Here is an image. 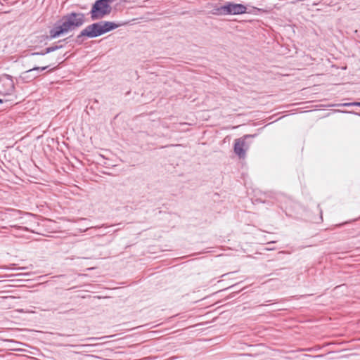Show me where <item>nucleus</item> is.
Masks as SVG:
<instances>
[{"label":"nucleus","mask_w":360,"mask_h":360,"mask_svg":"<svg viewBox=\"0 0 360 360\" xmlns=\"http://www.w3.org/2000/svg\"><path fill=\"white\" fill-rule=\"evenodd\" d=\"M85 15L83 13L70 12L63 15L52 29L49 30V39H53L60 35L73 31L82 27L85 22Z\"/></svg>","instance_id":"obj_1"},{"label":"nucleus","mask_w":360,"mask_h":360,"mask_svg":"<svg viewBox=\"0 0 360 360\" xmlns=\"http://www.w3.org/2000/svg\"><path fill=\"white\" fill-rule=\"evenodd\" d=\"M104 34L103 33L101 24L100 22H94L91 25L86 26L81 32L77 36L75 42L77 44H82L84 41V37L95 38L101 35Z\"/></svg>","instance_id":"obj_2"},{"label":"nucleus","mask_w":360,"mask_h":360,"mask_svg":"<svg viewBox=\"0 0 360 360\" xmlns=\"http://www.w3.org/2000/svg\"><path fill=\"white\" fill-rule=\"evenodd\" d=\"M112 8L110 4L105 2V0H96L92 5L90 11L91 18L92 20H99L104 16L109 15Z\"/></svg>","instance_id":"obj_3"},{"label":"nucleus","mask_w":360,"mask_h":360,"mask_svg":"<svg viewBox=\"0 0 360 360\" xmlns=\"http://www.w3.org/2000/svg\"><path fill=\"white\" fill-rule=\"evenodd\" d=\"M217 10L220 13L225 15H239L247 13V7L245 5L233 2H226Z\"/></svg>","instance_id":"obj_4"},{"label":"nucleus","mask_w":360,"mask_h":360,"mask_svg":"<svg viewBox=\"0 0 360 360\" xmlns=\"http://www.w3.org/2000/svg\"><path fill=\"white\" fill-rule=\"evenodd\" d=\"M254 136H255V135L247 134L235 140L234 152L240 158H244L245 157L246 150L249 148V146L245 142V139Z\"/></svg>","instance_id":"obj_5"},{"label":"nucleus","mask_w":360,"mask_h":360,"mask_svg":"<svg viewBox=\"0 0 360 360\" xmlns=\"http://www.w3.org/2000/svg\"><path fill=\"white\" fill-rule=\"evenodd\" d=\"M15 89L13 81L11 77H6L5 79L0 81V94L11 95Z\"/></svg>","instance_id":"obj_6"},{"label":"nucleus","mask_w":360,"mask_h":360,"mask_svg":"<svg viewBox=\"0 0 360 360\" xmlns=\"http://www.w3.org/2000/svg\"><path fill=\"white\" fill-rule=\"evenodd\" d=\"M63 47V45H54V46H51L47 47V48L44 49V50H42L40 52H32L29 55L32 56H44V55H46L47 53H49L51 52H53V51H55L56 50H58V49H61Z\"/></svg>","instance_id":"obj_7"},{"label":"nucleus","mask_w":360,"mask_h":360,"mask_svg":"<svg viewBox=\"0 0 360 360\" xmlns=\"http://www.w3.org/2000/svg\"><path fill=\"white\" fill-rule=\"evenodd\" d=\"M101 24L103 33L105 34L110 31H112L116 28H117L120 25L115 23L114 22L110 21H100Z\"/></svg>","instance_id":"obj_8"},{"label":"nucleus","mask_w":360,"mask_h":360,"mask_svg":"<svg viewBox=\"0 0 360 360\" xmlns=\"http://www.w3.org/2000/svg\"><path fill=\"white\" fill-rule=\"evenodd\" d=\"M48 68H49V65L44 66V67H34V68H31V69L24 72L23 74L24 75H27V74H29V73L32 72H37V74L36 75L33 76V78H35V77H38L39 73L40 71L45 70Z\"/></svg>","instance_id":"obj_9"},{"label":"nucleus","mask_w":360,"mask_h":360,"mask_svg":"<svg viewBox=\"0 0 360 360\" xmlns=\"http://www.w3.org/2000/svg\"><path fill=\"white\" fill-rule=\"evenodd\" d=\"M338 106H358L360 107V102H352V103H340L338 105Z\"/></svg>","instance_id":"obj_10"},{"label":"nucleus","mask_w":360,"mask_h":360,"mask_svg":"<svg viewBox=\"0 0 360 360\" xmlns=\"http://www.w3.org/2000/svg\"><path fill=\"white\" fill-rule=\"evenodd\" d=\"M115 0H105V2L108 4H109L110 3H112V1H114Z\"/></svg>","instance_id":"obj_11"},{"label":"nucleus","mask_w":360,"mask_h":360,"mask_svg":"<svg viewBox=\"0 0 360 360\" xmlns=\"http://www.w3.org/2000/svg\"><path fill=\"white\" fill-rule=\"evenodd\" d=\"M0 103H3V100L0 98Z\"/></svg>","instance_id":"obj_12"}]
</instances>
